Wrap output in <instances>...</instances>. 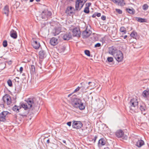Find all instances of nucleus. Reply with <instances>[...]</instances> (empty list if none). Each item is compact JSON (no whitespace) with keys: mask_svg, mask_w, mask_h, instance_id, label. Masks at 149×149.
<instances>
[{"mask_svg":"<svg viewBox=\"0 0 149 149\" xmlns=\"http://www.w3.org/2000/svg\"><path fill=\"white\" fill-rule=\"evenodd\" d=\"M88 84L89 85V86L86 88L87 89H90L91 90L94 88L95 84L93 81L89 82Z\"/></svg>","mask_w":149,"mask_h":149,"instance_id":"obj_20","label":"nucleus"},{"mask_svg":"<svg viewBox=\"0 0 149 149\" xmlns=\"http://www.w3.org/2000/svg\"><path fill=\"white\" fill-rule=\"evenodd\" d=\"M39 58L40 59H43L46 57L47 54L45 51L42 50L39 52Z\"/></svg>","mask_w":149,"mask_h":149,"instance_id":"obj_14","label":"nucleus"},{"mask_svg":"<svg viewBox=\"0 0 149 149\" xmlns=\"http://www.w3.org/2000/svg\"><path fill=\"white\" fill-rule=\"evenodd\" d=\"M114 57L118 62H120L123 59V54L122 52L120 50H118Z\"/></svg>","mask_w":149,"mask_h":149,"instance_id":"obj_4","label":"nucleus"},{"mask_svg":"<svg viewBox=\"0 0 149 149\" xmlns=\"http://www.w3.org/2000/svg\"><path fill=\"white\" fill-rule=\"evenodd\" d=\"M73 36H74L79 37L81 34L80 29L77 28H75L72 31Z\"/></svg>","mask_w":149,"mask_h":149,"instance_id":"obj_13","label":"nucleus"},{"mask_svg":"<svg viewBox=\"0 0 149 149\" xmlns=\"http://www.w3.org/2000/svg\"><path fill=\"white\" fill-rule=\"evenodd\" d=\"M72 9H73L74 10H75L73 7L71 6H68L66 10L65 13L67 14H69V12H70V11Z\"/></svg>","mask_w":149,"mask_h":149,"instance_id":"obj_33","label":"nucleus"},{"mask_svg":"<svg viewBox=\"0 0 149 149\" xmlns=\"http://www.w3.org/2000/svg\"><path fill=\"white\" fill-rule=\"evenodd\" d=\"M118 50L116 47L113 46L109 48V54L113 55L114 56V55L118 52L117 51Z\"/></svg>","mask_w":149,"mask_h":149,"instance_id":"obj_12","label":"nucleus"},{"mask_svg":"<svg viewBox=\"0 0 149 149\" xmlns=\"http://www.w3.org/2000/svg\"><path fill=\"white\" fill-rule=\"evenodd\" d=\"M74 13L72 11H70L69 12V14H67L69 15H71V14H73Z\"/></svg>","mask_w":149,"mask_h":149,"instance_id":"obj_53","label":"nucleus"},{"mask_svg":"<svg viewBox=\"0 0 149 149\" xmlns=\"http://www.w3.org/2000/svg\"><path fill=\"white\" fill-rule=\"evenodd\" d=\"M56 34H55L54 35V36H56V34H57V35H58V34H59V33H57L56 32Z\"/></svg>","mask_w":149,"mask_h":149,"instance_id":"obj_59","label":"nucleus"},{"mask_svg":"<svg viewBox=\"0 0 149 149\" xmlns=\"http://www.w3.org/2000/svg\"><path fill=\"white\" fill-rule=\"evenodd\" d=\"M10 114L8 111H3L0 113V121L5 122L8 117V115Z\"/></svg>","mask_w":149,"mask_h":149,"instance_id":"obj_3","label":"nucleus"},{"mask_svg":"<svg viewBox=\"0 0 149 149\" xmlns=\"http://www.w3.org/2000/svg\"><path fill=\"white\" fill-rule=\"evenodd\" d=\"M72 38L71 35L70 33H66L63 37V39L65 40H69Z\"/></svg>","mask_w":149,"mask_h":149,"instance_id":"obj_16","label":"nucleus"},{"mask_svg":"<svg viewBox=\"0 0 149 149\" xmlns=\"http://www.w3.org/2000/svg\"><path fill=\"white\" fill-rule=\"evenodd\" d=\"M35 100V98H29L25 101L29 108H31L32 107L34 104V101Z\"/></svg>","mask_w":149,"mask_h":149,"instance_id":"obj_11","label":"nucleus"},{"mask_svg":"<svg viewBox=\"0 0 149 149\" xmlns=\"http://www.w3.org/2000/svg\"><path fill=\"white\" fill-rule=\"evenodd\" d=\"M3 45L4 47H7L8 45V43L7 41L6 40H4L3 42Z\"/></svg>","mask_w":149,"mask_h":149,"instance_id":"obj_39","label":"nucleus"},{"mask_svg":"<svg viewBox=\"0 0 149 149\" xmlns=\"http://www.w3.org/2000/svg\"><path fill=\"white\" fill-rule=\"evenodd\" d=\"M108 61L109 62H111L113 61V59L112 57H108L107 58Z\"/></svg>","mask_w":149,"mask_h":149,"instance_id":"obj_41","label":"nucleus"},{"mask_svg":"<svg viewBox=\"0 0 149 149\" xmlns=\"http://www.w3.org/2000/svg\"><path fill=\"white\" fill-rule=\"evenodd\" d=\"M117 4L118 5L123 6L125 5V3L124 0H118Z\"/></svg>","mask_w":149,"mask_h":149,"instance_id":"obj_30","label":"nucleus"},{"mask_svg":"<svg viewBox=\"0 0 149 149\" xmlns=\"http://www.w3.org/2000/svg\"><path fill=\"white\" fill-rule=\"evenodd\" d=\"M140 109L142 112L145 111L146 109L145 104H142L140 106Z\"/></svg>","mask_w":149,"mask_h":149,"instance_id":"obj_31","label":"nucleus"},{"mask_svg":"<svg viewBox=\"0 0 149 149\" xmlns=\"http://www.w3.org/2000/svg\"><path fill=\"white\" fill-rule=\"evenodd\" d=\"M97 136H95L94 137V138L93 139H92V141H94L93 142H94V143H95V142L96 140L97 139Z\"/></svg>","mask_w":149,"mask_h":149,"instance_id":"obj_45","label":"nucleus"},{"mask_svg":"<svg viewBox=\"0 0 149 149\" xmlns=\"http://www.w3.org/2000/svg\"><path fill=\"white\" fill-rule=\"evenodd\" d=\"M7 84L9 86L12 87L13 86V84L12 81L10 79H8L7 81Z\"/></svg>","mask_w":149,"mask_h":149,"instance_id":"obj_37","label":"nucleus"},{"mask_svg":"<svg viewBox=\"0 0 149 149\" xmlns=\"http://www.w3.org/2000/svg\"><path fill=\"white\" fill-rule=\"evenodd\" d=\"M116 135L118 138H122L126 139L127 137L126 136H124V133L123 131L121 130H119L116 131Z\"/></svg>","mask_w":149,"mask_h":149,"instance_id":"obj_8","label":"nucleus"},{"mask_svg":"<svg viewBox=\"0 0 149 149\" xmlns=\"http://www.w3.org/2000/svg\"><path fill=\"white\" fill-rule=\"evenodd\" d=\"M131 106L130 109L133 110V107H136L138 108V102L136 98H133L131 100L130 102H129Z\"/></svg>","mask_w":149,"mask_h":149,"instance_id":"obj_5","label":"nucleus"},{"mask_svg":"<svg viewBox=\"0 0 149 149\" xmlns=\"http://www.w3.org/2000/svg\"><path fill=\"white\" fill-rule=\"evenodd\" d=\"M127 37V36L125 35L124 37V39H126Z\"/></svg>","mask_w":149,"mask_h":149,"instance_id":"obj_56","label":"nucleus"},{"mask_svg":"<svg viewBox=\"0 0 149 149\" xmlns=\"http://www.w3.org/2000/svg\"><path fill=\"white\" fill-rule=\"evenodd\" d=\"M137 35V33L136 32H134V31L132 32L130 34L131 37H133L134 38L136 37Z\"/></svg>","mask_w":149,"mask_h":149,"instance_id":"obj_35","label":"nucleus"},{"mask_svg":"<svg viewBox=\"0 0 149 149\" xmlns=\"http://www.w3.org/2000/svg\"><path fill=\"white\" fill-rule=\"evenodd\" d=\"M83 126L82 123L80 121H73L72 127L73 128L78 129L81 128Z\"/></svg>","mask_w":149,"mask_h":149,"instance_id":"obj_6","label":"nucleus"},{"mask_svg":"<svg viewBox=\"0 0 149 149\" xmlns=\"http://www.w3.org/2000/svg\"><path fill=\"white\" fill-rule=\"evenodd\" d=\"M84 53L87 56H90V52L89 50H85L84 51Z\"/></svg>","mask_w":149,"mask_h":149,"instance_id":"obj_40","label":"nucleus"},{"mask_svg":"<svg viewBox=\"0 0 149 149\" xmlns=\"http://www.w3.org/2000/svg\"><path fill=\"white\" fill-rule=\"evenodd\" d=\"M23 70V68L22 67H20L19 69V71L20 73H22V72Z\"/></svg>","mask_w":149,"mask_h":149,"instance_id":"obj_48","label":"nucleus"},{"mask_svg":"<svg viewBox=\"0 0 149 149\" xmlns=\"http://www.w3.org/2000/svg\"><path fill=\"white\" fill-rule=\"evenodd\" d=\"M63 143H65V144H66V141L65 140H63Z\"/></svg>","mask_w":149,"mask_h":149,"instance_id":"obj_57","label":"nucleus"},{"mask_svg":"<svg viewBox=\"0 0 149 149\" xmlns=\"http://www.w3.org/2000/svg\"><path fill=\"white\" fill-rule=\"evenodd\" d=\"M104 149H110L108 147H106L104 148Z\"/></svg>","mask_w":149,"mask_h":149,"instance_id":"obj_58","label":"nucleus"},{"mask_svg":"<svg viewBox=\"0 0 149 149\" xmlns=\"http://www.w3.org/2000/svg\"><path fill=\"white\" fill-rule=\"evenodd\" d=\"M16 78L18 79H19V77H16Z\"/></svg>","mask_w":149,"mask_h":149,"instance_id":"obj_60","label":"nucleus"},{"mask_svg":"<svg viewBox=\"0 0 149 149\" xmlns=\"http://www.w3.org/2000/svg\"><path fill=\"white\" fill-rule=\"evenodd\" d=\"M68 1H73V0H67Z\"/></svg>","mask_w":149,"mask_h":149,"instance_id":"obj_61","label":"nucleus"},{"mask_svg":"<svg viewBox=\"0 0 149 149\" xmlns=\"http://www.w3.org/2000/svg\"><path fill=\"white\" fill-rule=\"evenodd\" d=\"M144 144V141L141 140H139L136 142V144L135 145L137 147L140 148Z\"/></svg>","mask_w":149,"mask_h":149,"instance_id":"obj_22","label":"nucleus"},{"mask_svg":"<svg viewBox=\"0 0 149 149\" xmlns=\"http://www.w3.org/2000/svg\"><path fill=\"white\" fill-rule=\"evenodd\" d=\"M111 1H113L114 3L117 4L118 2V0H111Z\"/></svg>","mask_w":149,"mask_h":149,"instance_id":"obj_52","label":"nucleus"},{"mask_svg":"<svg viewBox=\"0 0 149 149\" xmlns=\"http://www.w3.org/2000/svg\"><path fill=\"white\" fill-rule=\"evenodd\" d=\"M120 31L123 33V34H125L127 32L126 28L124 26H121L120 28Z\"/></svg>","mask_w":149,"mask_h":149,"instance_id":"obj_34","label":"nucleus"},{"mask_svg":"<svg viewBox=\"0 0 149 149\" xmlns=\"http://www.w3.org/2000/svg\"><path fill=\"white\" fill-rule=\"evenodd\" d=\"M80 87H81V88L83 92H86V89H85V88L84 87L81 86Z\"/></svg>","mask_w":149,"mask_h":149,"instance_id":"obj_47","label":"nucleus"},{"mask_svg":"<svg viewBox=\"0 0 149 149\" xmlns=\"http://www.w3.org/2000/svg\"><path fill=\"white\" fill-rule=\"evenodd\" d=\"M92 33V31L89 29L86 28L82 33V38H86L88 37Z\"/></svg>","mask_w":149,"mask_h":149,"instance_id":"obj_10","label":"nucleus"},{"mask_svg":"<svg viewBox=\"0 0 149 149\" xmlns=\"http://www.w3.org/2000/svg\"><path fill=\"white\" fill-rule=\"evenodd\" d=\"M97 16L96 15V13H94L93 15H92V17H95Z\"/></svg>","mask_w":149,"mask_h":149,"instance_id":"obj_51","label":"nucleus"},{"mask_svg":"<svg viewBox=\"0 0 149 149\" xmlns=\"http://www.w3.org/2000/svg\"><path fill=\"white\" fill-rule=\"evenodd\" d=\"M10 35L12 38L14 39H15L17 38V33L13 29H12L10 31Z\"/></svg>","mask_w":149,"mask_h":149,"instance_id":"obj_18","label":"nucleus"},{"mask_svg":"<svg viewBox=\"0 0 149 149\" xmlns=\"http://www.w3.org/2000/svg\"><path fill=\"white\" fill-rule=\"evenodd\" d=\"M116 11L119 14H121L122 13V11L121 10L119 9H116Z\"/></svg>","mask_w":149,"mask_h":149,"instance_id":"obj_42","label":"nucleus"},{"mask_svg":"<svg viewBox=\"0 0 149 149\" xmlns=\"http://www.w3.org/2000/svg\"><path fill=\"white\" fill-rule=\"evenodd\" d=\"M136 20L140 22H146V19L139 17H136Z\"/></svg>","mask_w":149,"mask_h":149,"instance_id":"obj_27","label":"nucleus"},{"mask_svg":"<svg viewBox=\"0 0 149 149\" xmlns=\"http://www.w3.org/2000/svg\"><path fill=\"white\" fill-rule=\"evenodd\" d=\"M2 99L4 102L7 105H10L12 103L10 96L8 94L5 95L3 97Z\"/></svg>","mask_w":149,"mask_h":149,"instance_id":"obj_7","label":"nucleus"},{"mask_svg":"<svg viewBox=\"0 0 149 149\" xmlns=\"http://www.w3.org/2000/svg\"><path fill=\"white\" fill-rule=\"evenodd\" d=\"M101 18L102 20H105L106 19V17L104 15H102L101 16Z\"/></svg>","mask_w":149,"mask_h":149,"instance_id":"obj_46","label":"nucleus"},{"mask_svg":"<svg viewBox=\"0 0 149 149\" xmlns=\"http://www.w3.org/2000/svg\"><path fill=\"white\" fill-rule=\"evenodd\" d=\"M21 108V107L20 105L17 106L16 105H15L13 108L12 109L14 111L16 112L17 113L19 112V110Z\"/></svg>","mask_w":149,"mask_h":149,"instance_id":"obj_23","label":"nucleus"},{"mask_svg":"<svg viewBox=\"0 0 149 149\" xmlns=\"http://www.w3.org/2000/svg\"><path fill=\"white\" fill-rule=\"evenodd\" d=\"M149 93L148 91L145 90L143 93V97H146Z\"/></svg>","mask_w":149,"mask_h":149,"instance_id":"obj_36","label":"nucleus"},{"mask_svg":"<svg viewBox=\"0 0 149 149\" xmlns=\"http://www.w3.org/2000/svg\"><path fill=\"white\" fill-rule=\"evenodd\" d=\"M24 112L22 113H19V115L22 116L23 118L26 117L27 116V115L29 113V110H25L24 109Z\"/></svg>","mask_w":149,"mask_h":149,"instance_id":"obj_19","label":"nucleus"},{"mask_svg":"<svg viewBox=\"0 0 149 149\" xmlns=\"http://www.w3.org/2000/svg\"><path fill=\"white\" fill-rule=\"evenodd\" d=\"M91 5V2L87 3H86L85 5L86 6V7L85 8L84 10V13L86 14H88L89 13L90 11L89 7Z\"/></svg>","mask_w":149,"mask_h":149,"instance_id":"obj_17","label":"nucleus"},{"mask_svg":"<svg viewBox=\"0 0 149 149\" xmlns=\"http://www.w3.org/2000/svg\"><path fill=\"white\" fill-rule=\"evenodd\" d=\"M148 6L147 4H145L143 6V9L144 10H146L148 9Z\"/></svg>","mask_w":149,"mask_h":149,"instance_id":"obj_38","label":"nucleus"},{"mask_svg":"<svg viewBox=\"0 0 149 149\" xmlns=\"http://www.w3.org/2000/svg\"><path fill=\"white\" fill-rule=\"evenodd\" d=\"M81 88V87L79 86H78L73 91V93H74L78 91L79 89Z\"/></svg>","mask_w":149,"mask_h":149,"instance_id":"obj_43","label":"nucleus"},{"mask_svg":"<svg viewBox=\"0 0 149 149\" xmlns=\"http://www.w3.org/2000/svg\"><path fill=\"white\" fill-rule=\"evenodd\" d=\"M36 1L37 2H38L40 1V0H36Z\"/></svg>","mask_w":149,"mask_h":149,"instance_id":"obj_62","label":"nucleus"},{"mask_svg":"<svg viewBox=\"0 0 149 149\" xmlns=\"http://www.w3.org/2000/svg\"><path fill=\"white\" fill-rule=\"evenodd\" d=\"M31 43L33 48L36 49H39L40 46L39 42L37 41L36 39L33 38L31 41Z\"/></svg>","mask_w":149,"mask_h":149,"instance_id":"obj_9","label":"nucleus"},{"mask_svg":"<svg viewBox=\"0 0 149 149\" xmlns=\"http://www.w3.org/2000/svg\"><path fill=\"white\" fill-rule=\"evenodd\" d=\"M63 48H64V49H65V47H63Z\"/></svg>","mask_w":149,"mask_h":149,"instance_id":"obj_64","label":"nucleus"},{"mask_svg":"<svg viewBox=\"0 0 149 149\" xmlns=\"http://www.w3.org/2000/svg\"><path fill=\"white\" fill-rule=\"evenodd\" d=\"M126 11L131 14H134L135 13V10L133 8H126Z\"/></svg>","mask_w":149,"mask_h":149,"instance_id":"obj_29","label":"nucleus"},{"mask_svg":"<svg viewBox=\"0 0 149 149\" xmlns=\"http://www.w3.org/2000/svg\"><path fill=\"white\" fill-rule=\"evenodd\" d=\"M98 144L99 146H104L105 144V141L103 138H101L99 140Z\"/></svg>","mask_w":149,"mask_h":149,"instance_id":"obj_24","label":"nucleus"},{"mask_svg":"<svg viewBox=\"0 0 149 149\" xmlns=\"http://www.w3.org/2000/svg\"><path fill=\"white\" fill-rule=\"evenodd\" d=\"M87 1V0H76V8H78L79 7V2H81L82 3L83 2H84V3H85Z\"/></svg>","mask_w":149,"mask_h":149,"instance_id":"obj_28","label":"nucleus"},{"mask_svg":"<svg viewBox=\"0 0 149 149\" xmlns=\"http://www.w3.org/2000/svg\"><path fill=\"white\" fill-rule=\"evenodd\" d=\"M30 73L31 74H34L35 73V66L32 65L30 67Z\"/></svg>","mask_w":149,"mask_h":149,"instance_id":"obj_25","label":"nucleus"},{"mask_svg":"<svg viewBox=\"0 0 149 149\" xmlns=\"http://www.w3.org/2000/svg\"><path fill=\"white\" fill-rule=\"evenodd\" d=\"M85 3H84V2H83L82 3H81V2H79V7L77 9L76 8V3H75V10L77 11H79L81 9V8L83 7Z\"/></svg>","mask_w":149,"mask_h":149,"instance_id":"obj_26","label":"nucleus"},{"mask_svg":"<svg viewBox=\"0 0 149 149\" xmlns=\"http://www.w3.org/2000/svg\"><path fill=\"white\" fill-rule=\"evenodd\" d=\"M72 93H70L68 95V97H70L72 95Z\"/></svg>","mask_w":149,"mask_h":149,"instance_id":"obj_55","label":"nucleus"},{"mask_svg":"<svg viewBox=\"0 0 149 149\" xmlns=\"http://www.w3.org/2000/svg\"><path fill=\"white\" fill-rule=\"evenodd\" d=\"M9 13V9L7 5L4 8L3 10V13L8 16Z\"/></svg>","mask_w":149,"mask_h":149,"instance_id":"obj_21","label":"nucleus"},{"mask_svg":"<svg viewBox=\"0 0 149 149\" xmlns=\"http://www.w3.org/2000/svg\"><path fill=\"white\" fill-rule=\"evenodd\" d=\"M15 81H17V82H19V81L18 80H17V81H16L15 80Z\"/></svg>","mask_w":149,"mask_h":149,"instance_id":"obj_63","label":"nucleus"},{"mask_svg":"<svg viewBox=\"0 0 149 149\" xmlns=\"http://www.w3.org/2000/svg\"><path fill=\"white\" fill-rule=\"evenodd\" d=\"M67 124L69 126H70L71 125V122H69L67 123Z\"/></svg>","mask_w":149,"mask_h":149,"instance_id":"obj_49","label":"nucleus"},{"mask_svg":"<svg viewBox=\"0 0 149 149\" xmlns=\"http://www.w3.org/2000/svg\"><path fill=\"white\" fill-rule=\"evenodd\" d=\"M47 142L48 144H49L50 143L49 140V139H48L47 141Z\"/></svg>","mask_w":149,"mask_h":149,"instance_id":"obj_54","label":"nucleus"},{"mask_svg":"<svg viewBox=\"0 0 149 149\" xmlns=\"http://www.w3.org/2000/svg\"><path fill=\"white\" fill-rule=\"evenodd\" d=\"M20 105V106L21 107V108H23L25 110L29 109H30V108L29 107L28 105H27L26 104L22 103Z\"/></svg>","mask_w":149,"mask_h":149,"instance_id":"obj_32","label":"nucleus"},{"mask_svg":"<svg viewBox=\"0 0 149 149\" xmlns=\"http://www.w3.org/2000/svg\"><path fill=\"white\" fill-rule=\"evenodd\" d=\"M101 46V44L100 43H98L97 44H96L95 45V47H100Z\"/></svg>","mask_w":149,"mask_h":149,"instance_id":"obj_44","label":"nucleus"},{"mask_svg":"<svg viewBox=\"0 0 149 149\" xmlns=\"http://www.w3.org/2000/svg\"><path fill=\"white\" fill-rule=\"evenodd\" d=\"M72 104L74 107L77 108H78L81 110L84 109L85 108L83 103L81 102V100L78 98L74 99Z\"/></svg>","mask_w":149,"mask_h":149,"instance_id":"obj_1","label":"nucleus"},{"mask_svg":"<svg viewBox=\"0 0 149 149\" xmlns=\"http://www.w3.org/2000/svg\"><path fill=\"white\" fill-rule=\"evenodd\" d=\"M50 43L52 45L55 46L58 44V40L57 38L53 37L50 40Z\"/></svg>","mask_w":149,"mask_h":149,"instance_id":"obj_15","label":"nucleus"},{"mask_svg":"<svg viewBox=\"0 0 149 149\" xmlns=\"http://www.w3.org/2000/svg\"><path fill=\"white\" fill-rule=\"evenodd\" d=\"M96 15L98 17H100L101 15V14L100 13H96Z\"/></svg>","mask_w":149,"mask_h":149,"instance_id":"obj_50","label":"nucleus"},{"mask_svg":"<svg viewBox=\"0 0 149 149\" xmlns=\"http://www.w3.org/2000/svg\"><path fill=\"white\" fill-rule=\"evenodd\" d=\"M52 15V13L50 11L45 9L42 11L40 17L43 21H45L51 18Z\"/></svg>","mask_w":149,"mask_h":149,"instance_id":"obj_2","label":"nucleus"}]
</instances>
